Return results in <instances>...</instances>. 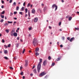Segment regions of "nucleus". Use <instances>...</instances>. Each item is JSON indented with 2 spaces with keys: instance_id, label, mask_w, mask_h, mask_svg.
I'll return each instance as SVG.
<instances>
[{
  "instance_id": "f257e3e1",
  "label": "nucleus",
  "mask_w": 79,
  "mask_h": 79,
  "mask_svg": "<svg viewBox=\"0 0 79 79\" xmlns=\"http://www.w3.org/2000/svg\"><path fill=\"white\" fill-rule=\"evenodd\" d=\"M42 61V59H40V62L38 63L37 67V71L38 73L40 72V68H41V62Z\"/></svg>"
},
{
  "instance_id": "f03ea898",
  "label": "nucleus",
  "mask_w": 79,
  "mask_h": 79,
  "mask_svg": "<svg viewBox=\"0 0 79 79\" xmlns=\"http://www.w3.org/2000/svg\"><path fill=\"white\" fill-rule=\"evenodd\" d=\"M33 45L34 47H35V46H37L38 45V41H37L36 39L35 38L33 39Z\"/></svg>"
},
{
  "instance_id": "7ed1b4c3",
  "label": "nucleus",
  "mask_w": 79,
  "mask_h": 79,
  "mask_svg": "<svg viewBox=\"0 0 79 79\" xmlns=\"http://www.w3.org/2000/svg\"><path fill=\"white\" fill-rule=\"evenodd\" d=\"M55 11H56V10H57V8H58V6L56 5V4H53L52 5V9H54L55 8Z\"/></svg>"
},
{
  "instance_id": "20e7f679",
  "label": "nucleus",
  "mask_w": 79,
  "mask_h": 79,
  "mask_svg": "<svg viewBox=\"0 0 79 79\" xmlns=\"http://www.w3.org/2000/svg\"><path fill=\"white\" fill-rule=\"evenodd\" d=\"M47 63V60H45L44 61L43 63V64L44 66H45L46 65Z\"/></svg>"
},
{
  "instance_id": "39448f33",
  "label": "nucleus",
  "mask_w": 79,
  "mask_h": 79,
  "mask_svg": "<svg viewBox=\"0 0 79 79\" xmlns=\"http://www.w3.org/2000/svg\"><path fill=\"white\" fill-rule=\"evenodd\" d=\"M45 74H46V73L45 72H43L40 74V76H44Z\"/></svg>"
},
{
  "instance_id": "423d86ee",
  "label": "nucleus",
  "mask_w": 79,
  "mask_h": 79,
  "mask_svg": "<svg viewBox=\"0 0 79 79\" xmlns=\"http://www.w3.org/2000/svg\"><path fill=\"white\" fill-rule=\"evenodd\" d=\"M28 63H29L28 60H25V66L26 67L27 66V65H28Z\"/></svg>"
},
{
  "instance_id": "0eeeda50",
  "label": "nucleus",
  "mask_w": 79,
  "mask_h": 79,
  "mask_svg": "<svg viewBox=\"0 0 79 79\" xmlns=\"http://www.w3.org/2000/svg\"><path fill=\"white\" fill-rule=\"evenodd\" d=\"M14 31L13 30H12L11 33H10V35H11V36H13V35L14 34Z\"/></svg>"
},
{
  "instance_id": "6e6552de",
  "label": "nucleus",
  "mask_w": 79,
  "mask_h": 79,
  "mask_svg": "<svg viewBox=\"0 0 79 79\" xmlns=\"http://www.w3.org/2000/svg\"><path fill=\"white\" fill-rule=\"evenodd\" d=\"M35 12V10H34V9H33L31 11L32 13H33V14H34Z\"/></svg>"
},
{
  "instance_id": "1a4fd4ad",
  "label": "nucleus",
  "mask_w": 79,
  "mask_h": 79,
  "mask_svg": "<svg viewBox=\"0 0 79 79\" xmlns=\"http://www.w3.org/2000/svg\"><path fill=\"white\" fill-rule=\"evenodd\" d=\"M38 20V18H36L34 19V22H35V23L37 22V21Z\"/></svg>"
},
{
  "instance_id": "9d476101",
  "label": "nucleus",
  "mask_w": 79,
  "mask_h": 79,
  "mask_svg": "<svg viewBox=\"0 0 79 79\" xmlns=\"http://www.w3.org/2000/svg\"><path fill=\"white\" fill-rule=\"evenodd\" d=\"M74 40V38H72L70 40V42H72V41H73V40Z\"/></svg>"
},
{
  "instance_id": "9b49d317",
  "label": "nucleus",
  "mask_w": 79,
  "mask_h": 79,
  "mask_svg": "<svg viewBox=\"0 0 79 79\" xmlns=\"http://www.w3.org/2000/svg\"><path fill=\"white\" fill-rule=\"evenodd\" d=\"M39 48H37L35 49V52H39Z\"/></svg>"
},
{
  "instance_id": "f8f14e48",
  "label": "nucleus",
  "mask_w": 79,
  "mask_h": 79,
  "mask_svg": "<svg viewBox=\"0 0 79 79\" xmlns=\"http://www.w3.org/2000/svg\"><path fill=\"white\" fill-rule=\"evenodd\" d=\"M13 35H14V36H15V37H16V36L18 35V34H17V33L15 32L14 33Z\"/></svg>"
},
{
  "instance_id": "ddd939ff",
  "label": "nucleus",
  "mask_w": 79,
  "mask_h": 79,
  "mask_svg": "<svg viewBox=\"0 0 79 79\" xmlns=\"http://www.w3.org/2000/svg\"><path fill=\"white\" fill-rule=\"evenodd\" d=\"M19 43H16V46L17 47V48H18V47L19 46Z\"/></svg>"
},
{
  "instance_id": "4468645a",
  "label": "nucleus",
  "mask_w": 79,
  "mask_h": 79,
  "mask_svg": "<svg viewBox=\"0 0 79 79\" xmlns=\"http://www.w3.org/2000/svg\"><path fill=\"white\" fill-rule=\"evenodd\" d=\"M33 72H34V73H35V74H36V73H37V70H36V69H34L33 70Z\"/></svg>"
},
{
  "instance_id": "2eb2a0df",
  "label": "nucleus",
  "mask_w": 79,
  "mask_h": 79,
  "mask_svg": "<svg viewBox=\"0 0 79 79\" xmlns=\"http://www.w3.org/2000/svg\"><path fill=\"white\" fill-rule=\"evenodd\" d=\"M5 12V10L2 11V12L1 13V15H4Z\"/></svg>"
},
{
  "instance_id": "dca6fc26",
  "label": "nucleus",
  "mask_w": 79,
  "mask_h": 79,
  "mask_svg": "<svg viewBox=\"0 0 79 79\" xmlns=\"http://www.w3.org/2000/svg\"><path fill=\"white\" fill-rule=\"evenodd\" d=\"M72 19V17H70L69 18V21H71Z\"/></svg>"
},
{
  "instance_id": "f3484780",
  "label": "nucleus",
  "mask_w": 79,
  "mask_h": 79,
  "mask_svg": "<svg viewBox=\"0 0 79 79\" xmlns=\"http://www.w3.org/2000/svg\"><path fill=\"white\" fill-rule=\"evenodd\" d=\"M35 55L36 56H38V55H39V53L38 52H36L35 53Z\"/></svg>"
},
{
  "instance_id": "a211bd4d",
  "label": "nucleus",
  "mask_w": 79,
  "mask_h": 79,
  "mask_svg": "<svg viewBox=\"0 0 79 79\" xmlns=\"http://www.w3.org/2000/svg\"><path fill=\"white\" fill-rule=\"evenodd\" d=\"M21 10H21V11H24V7H22V8L21 9Z\"/></svg>"
},
{
  "instance_id": "6ab92c4d",
  "label": "nucleus",
  "mask_w": 79,
  "mask_h": 79,
  "mask_svg": "<svg viewBox=\"0 0 79 79\" xmlns=\"http://www.w3.org/2000/svg\"><path fill=\"white\" fill-rule=\"evenodd\" d=\"M8 24H12L13 23V22H10L9 21H7Z\"/></svg>"
},
{
  "instance_id": "aec40b11",
  "label": "nucleus",
  "mask_w": 79,
  "mask_h": 79,
  "mask_svg": "<svg viewBox=\"0 0 79 79\" xmlns=\"http://www.w3.org/2000/svg\"><path fill=\"white\" fill-rule=\"evenodd\" d=\"M8 53V51H7V50H5L4 51V53L5 54H6V53Z\"/></svg>"
},
{
  "instance_id": "412c9836",
  "label": "nucleus",
  "mask_w": 79,
  "mask_h": 79,
  "mask_svg": "<svg viewBox=\"0 0 79 79\" xmlns=\"http://www.w3.org/2000/svg\"><path fill=\"white\" fill-rule=\"evenodd\" d=\"M19 6H17L16 8V10H17V11H18V10H19Z\"/></svg>"
},
{
  "instance_id": "4be33fe9",
  "label": "nucleus",
  "mask_w": 79,
  "mask_h": 79,
  "mask_svg": "<svg viewBox=\"0 0 79 79\" xmlns=\"http://www.w3.org/2000/svg\"><path fill=\"white\" fill-rule=\"evenodd\" d=\"M5 31L7 33H8V32H9V30H8L6 29Z\"/></svg>"
},
{
  "instance_id": "5701e85b",
  "label": "nucleus",
  "mask_w": 79,
  "mask_h": 79,
  "mask_svg": "<svg viewBox=\"0 0 79 79\" xmlns=\"http://www.w3.org/2000/svg\"><path fill=\"white\" fill-rule=\"evenodd\" d=\"M26 50V49H24L23 52H22V53L23 54H24V52H25V51Z\"/></svg>"
},
{
  "instance_id": "b1692460",
  "label": "nucleus",
  "mask_w": 79,
  "mask_h": 79,
  "mask_svg": "<svg viewBox=\"0 0 79 79\" xmlns=\"http://www.w3.org/2000/svg\"><path fill=\"white\" fill-rule=\"evenodd\" d=\"M13 15V13H12V12L10 13V16H11L12 15Z\"/></svg>"
},
{
  "instance_id": "393cba45",
  "label": "nucleus",
  "mask_w": 79,
  "mask_h": 79,
  "mask_svg": "<svg viewBox=\"0 0 79 79\" xmlns=\"http://www.w3.org/2000/svg\"><path fill=\"white\" fill-rule=\"evenodd\" d=\"M13 5H15V6H16V3L15 2H14V3H13Z\"/></svg>"
},
{
  "instance_id": "a878e982",
  "label": "nucleus",
  "mask_w": 79,
  "mask_h": 79,
  "mask_svg": "<svg viewBox=\"0 0 79 79\" xmlns=\"http://www.w3.org/2000/svg\"><path fill=\"white\" fill-rule=\"evenodd\" d=\"M0 16H1V17L2 18H4V15H0Z\"/></svg>"
},
{
  "instance_id": "bb28decb",
  "label": "nucleus",
  "mask_w": 79,
  "mask_h": 79,
  "mask_svg": "<svg viewBox=\"0 0 79 79\" xmlns=\"http://www.w3.org/2000/svg\"><path fill=\"white\" fill-rule=\"evenodd\" d=\"M48 59L50 60L51 59H52V57H51L50 56H49L48 57Z\"/></svg>"
},
{
  "instance_id": "cd10ccee",
  "label": "nucleus",
  "mask_w": 79,
  "mask_h": 79,
  "mask_svg": "<svg viewBox=\"0 0 79 79\" xmlns=\"http://www.w3.org/2000/svg\"><path fill=\"white\" fill-rule=\"evenodd\" d=\"M19 14H20V15H23V12H19Z\"/></svg>"
},
{
  "instance_id": "c85d7f7f",
  "label": "nucleus",
  "mask_w": 79,
  "mask_h": 79,
  "mask_svg": "<svg viewBox=\"0 0 79 79\" xmlns=\"http://www.w3.org/2000/svg\"><path fill=\"white\" fill-rule=\"evenodd\" d=\"M9 68L10 69H12L13 70V68L12 67H9Z\"/></svg>"
},
{
  "instance_id": "c756f323",
  "label": "nucleus",
  "mask_w": 79,
  "mask_h": 79,
  "mask_svg": "<svg viewBox=\"0 0 79 79\" xmlns=\"http://www.w3.org/2000/svg\"><path fill=\"white\" fill-rule=\"evenodd\" d=\"M28 16H29V17H30V12H29V11H28Z\"/></svg>"
},
{
  "instance_id": "7c9ffc66",
  "label": "nucleus",
  "mask_w": 79,
  "mask_h": 79,
  "mask_svg": "<svg viewBox=\"0 0 79 79\" xmlns=\"http://www.w3.org/2000/svg\"><path fill=\"white\" fill-rule=\"evenodd\" d=\"M55 65V63H53L52 64V66H53Z\"/></svg>"
},
{
  "instance_id": "2f4dec72",
  "label": "nucleus",
  "mask_w": 79,
  "mask_h": 79,
  "mask_svg": "<svg viewBox=\"0 0 79 79\" xmlns=\"http://www.w3.org/2000/svg\"><path fill=\"white\" fill-rule=\"evenodd\" d=\"M25 13H27V9L26 8L25 9Z\"/></svg>"
},
{
  "instance_id": "473e14b6",
  "label": "nucleus",
  "mask_w": 79,
  "mask_h": 79,
  "mask_svg": "<svg viewBox=\"0 0 79 79\" xmlns=\"http://www.w3.org/2000/svg\"><path fill=\"white\" fill-rule=\"evenodd\" d=\"M8 23H6L4 24V26H8Z\"/></svg>"
},
{
  "instance_id": "72a5a7b5",
  "label": "nucleus",
  "mask_w": 79,
  "mask_h": 79,
  "mask_svg": "<svg viewBox=\"0 0 79 79\" xmlns=\"http://www.w3.org/2000/svg\"><path fill=\"white\" fill-rule=\"evenodd\" d=\"M11 45V44H9L7 46V47H10Z\"/></svg>"
},
{
  "instance_id": "f704fd0d",
  "label": "nucleus",
  "mask_w": 79,
  "mask_h": 79,
  "mask_svg": "<svg viewBox=\"0 0 79 79\" xmlns=\"http://www.w3.org/2000/svg\"><path fill=\"white\" fill-rule=\"evenodd\" d=\"M60 60V58H57V59L56 60L57 61H59Z\"/></svg>"
},
{
  "instance_id": "c9c22d12",
  "label": "nucleus",
  "mask_w": 79,
  "mask_h": 79,
  "mask_svg": "<svg viewBox=\"0 0 79 79\" xmlns=\"http://www.w3.org/2000/svg\"><path fill=\"white\" fill-rule=\"evenodd\" d=\"M20 74L22 76H23V72H21V73H20Z\"/></svg>"
},
{
  "instance_id": "e433bc0d",
  "label": "nucleus",
  "mask_w": 79,
  "mask_h": 79,
  "mask_svg": "<svg viewBox=\"0 0 79 79\" xmlns=\"http://www.w3.org/2000/svg\"><path fill=\"white\" fill-rule=\"evenodd\" d=\"M4 58H5V60H8V57H6V56L4 57Z\"/></svg>"
},
{
  "instance_id": "4c0bfd02",
  "label": "nucleus",
  "mask_w": 79,
  "mask_h": 79,
  "mask_svg": "<svg viewBox=\"0 0 79 79\" xmlns=\"http://www.w3.org/2000/svg\"><path fill=\"white\" fill-rule=\"evenodd\" d=\"M3 21H4V20L3 19H1V21H0V22L1 23H3Z\"/></svg>"
},
{
  "instance_id": "58836bf2",
  "label": "nucleus",
  "mask_w": 79,
  "mask_h": 79,
  "mask_svg": "<svg viewBox=\"0 0 79 79\" xmlns=\"http://www.w3.org/2000/svg\"><path fill=\"white\" fill-rule=\"evenodd\" d=\"M15 23H16V22H14V23L13 24V26H15Z\"/></svg>"
},
{
  "instance_id": "ea45409f",
  "label": "nucleus",
  "mask_w": 79,
  "mask_h": 79,
  "mask_svg": "<svg viewBox=\"0 0 79 79\" xmlns=\"http://www.w3.org/2000/svg\"><path fill=\"white\" fill-rule=\"evenodd\" d=\"M67 39L68 40H70V38L69 37H68L67 38Z\"/></svg>"
},
{
  "instance_id": "a19ab883",
  "label": "nucleus",
  "mask_w": 79,
  "mask_h": 79,
  "mask_svg": "<svg viewBox=\"0 0 79 79\" xmlns=\"http://www.w3.org/2000/svg\"><path fill=\"white\" fill-rule=\"evenodd\" d=\"M48 77V76L47 75H46L44 77L45 79H47V78Z\"/></svg>"
},
{
  "instance_id": "79ce46f5",
  "label": "nucleus",
  "mask_w": 79,
  "mask_h": 79,
  "mask_svg": "<svg viewBox=\"0 0 79 79\" xmlns=\"http://www.w3.org/2000/svg\"><path fill=\"white\" fill-rule=\"evenodd\" d=\"M38 11H40V13H41L42 12V11L40 9H38Z\"/></svg>"
},
{
  "instance_id": "37998d69",
  "label": "nucleus",
  "mask_w": 79,
  "mask_h": 79,
  "mask_svg": "<svg viewBox=\"0 0 79 79\" xmlns=\"http://www.w3.org/2000/svg\"><path fill=\"white\" fill-rule=\"evenodd\" d=\"M75 29L76 30H79V28H75Z\"/></svg>"
},
{
  "instance_id": "c03bdc74",
  "label": "nucleus",
  "mask_w": 79,
  "mask_h": 79,
  "mask_svg": "<svg viewBox=\"0 0 79 79\" xmlns=\"http://www.w3.org/2000/svg\"><path fill=\"white\" fill-rule=\"evenodd\" d=\"M62 39L63 40H64V37H63L62 38Z\"/></svg>"
},
{
  "instance_id": "a18cd8bd",
  "label": "nucleus",
  "mask_w": 79,
  "mask_h": 79,
  "mask_svg": "<svg viewBox=\"0 0 79 79\" xmlns=\"http://www.w3.org/2000/svg\"><path fill=\"white\" fill-rule=\"evenodd\" d=\"M25 5H26V2H24L23 3V6H25Z\"/></svg>"
},
{
  "instance_id": "49530a36",
  "label": "nucleus",
  "mask_w": 79,
  "mask_h": 79,
  "mask_svg": "<svg viewBox=\"0 0 79 79\" xmlns=\"http://www.w3.org/2000/svg\"><path fill=\"white\" fill-rule=\"evenodd\" d=\"M2 43H4V42H5V40H4V39H2Z\"/></svg>"
},
{
  "instance_id": "de8ad7c7",
  "label": "nucleus",
  "mask_w": 79,
  "mask_h": 79,
  "mask_svg": "<svg viewBox=\"0 0 79 79\" xmlns=\"http://www.w3.org/2000/svg\"><path fill=\"white\" fill-rule=\"evenodd\" d=\"M16 13H17V12L15 11V12H14V15H16Z\"/></svg>"
},
{
  "instance_id": "09e8293b",
  "label": "nucleus",
  "mask_w": 79,
  "mask_h": 79,
  "mask_svg": "<svg viewBox=\"0 0 79 79\" xmlns=\"http://www.w3.org/2000/svg\"><path fill=\"white\" fill-rule=\"evenodd\" d=\"M30 6V3H28V4L27 5V6L29 7Z\"/></svg>"
},
{
  "instance_id": "8fccbe9b",
  "label": "nucleus",
  "mask_w": 79,
  "mask_h": 79,
  "mask_svg": "<svg viewBox=\"0 0 79 79\" xmlns=\"http://www.w3.org/2000/svg\"><path fill=\"white\" fill-rule=\"evenodd\" d=\"M35 65H34L33 66V67L32 68V69H34V68H35Z\"/></svg>"
},
{
  "instance_id": "3c124183",
  "label": "nucleus",
  "mask_w": 79,
  "mask_h": 79,
  "mask_svg": "<svg viewBox=\"0 0 79 79\" xmlns=\"http://www.w3.org/2000/svg\"><path fill=\"white\" fill-rule=\"evenodd\" d=\"M29 29L30 31L31 30H32V27H30V28H29Z\"/></svg>"
},
{
  "instance_id": "603ef678",
  "label": "nucleus",
  "mask_w": 79,
  "mask_h": 79,
  "mask_svg": "<svg viewBox=\"0 0 79 79\" xmlns=\"http://www.w3.org/2000/svg\"><path fill=\"white\" fill-rule=\"evenodd\" d=\"M45 10H46V7L44 8V11H45Z\"/></svg>"
},
{
  "instance_id": "864d4df0",
  "label": "nucleus",
  "mask_w": 79,
  "mask_h": 79,
  "mask_svg": "<svg viewBox=\"0 0 79 79\" xmlns=\"http://www.w3.org/2000/svg\"><path fill=\"white\" fill-rule=\"evenodd\" d=\"M61 24V22H59V26H60Z\"/></svg>"
},
{
  "instance_id": "5fc2aeb1",
  "label": "nucleus",
  "mask_w": 79,
  "mask_h": 79,
  "mask_svg": "<svg viewBox=\"0 0 79 79\" xmlns=\"http://www.w3.org/2000/svg\"><path fill=\"white\" fill-rule=\"evenodd\" d=\"M1 8H4V6H3V5L2 6H1Z\"/></svg>"
},
{
  "instance_id": "6e6d98bb",
  "label": "nucleus",
  "mask_w": 79,
  "mask_h": 79,
  "mask_svg": "<svg viewBox=\"0 0 79 79\" xmlns=\"http://www.w3.org/2000/svg\"><path fill=\"white\" fill-rule=\"evenodd\" d=\"M11 2H12V0H10V3H11Z\"/></svg>"
},
{
  "instance_id": "4d7b16f0",
  "label": "nucleus",
  "mask_w": 79,
  "mask_h": 79,
  "mask_svg": "<svg viewBox=\"0 0 79 79\" xmlns=\"http://www.w3.org/2000/svg\"><path fill=\"white\" fill-rule=\"evenodd\" d=\"M14 19H15V20H16V19H17V18H16V17H15V18H14Z\"/></svg>"
},
{
  "instance_id": "13d9d810",
  "label": "nucleus",
  "mask_w": 79,
  "mask_h": 79,
  "mask_svg": "<svg viewBox=\"0 0 79 79\" xmlns=\"http://www.w3.org/2000/svg\"><path fill=\"white\" fill-rule=\"evenodd\" d=\"M49 29H52V27H50V26H49Z\"/></svg>"
},
{
  "instance_id": "bf43d9fd",
  "label": "nucleus",
  "mask_w": 79,
  "mask_h": 79,
  "mask_svg": "<svg viewBox=\"0 0 79 79\" xmlns=\"http://www.w3.org/2000/svg\"><path fill=\"white\" fill-rule=\"evenodd\" d=\"M30 76H33V74L32 73H31L30 74Z\"/></svg>"
},
{
  "instance_id": "052dcab7",
  "label": "nucleus",
  "mask_w": 79,
  "mask_h": 79,
  "mask_svg": "<svg viewBox=\"0 0 79 79\" xmlns=\"http://www.w3.org/2000/svg\"><path fill=\"white\" fill-rule=\"evenodd\" d=\"M4 46L5 47H6V48H8V47L6 46V45H4Z\"/></svg>"
},
{
  "instance_id": "680f3d73",
  "label": "nucleus",
  "mask_w": 79,
  "mask_h": 79,
  "mask_svg": "<svg viewBox=\"0 0 79 79\" xmlns=\"http://www.w3.org/2000/svg\"><path fill=\"white\" fill-rule=\"evenodd\" d=\"M2 3H4V1H2Z\"/></svg>"
},
{
  "instance_id": "e2e57ef3",
  "label": "nucleus",
  "mask_w": 79,
  "mask_h": 79,
  "mask_svg": "<svg viewBox=\"0 0 79 79\" xmlns=\"http://www.w3.org/2000/svg\"><path fill=\"white\" fill-rule=\"evenodd\" d=\"M60 47H63V45H60Z\"/></svg>"
},
{
  "instance_id": "0e129e2a",
  "label": "nucleus",
  "mask_w": 79,
  "mask_h": 79,
  "mask_svg": "<svg viewBox=\"0 0 79 79\" xmlns=\"http://www.w3.org/2000/svg\"><path fill=\"white\" fill-rule=\"evenodd\" d=\"M21 69H23V67L21 66L20 67V70Z\"/></svg>"
},
{
  "instance_id": "69168bd1",
  "label": "nucleus",
  "mask_w": 79,
  "mask_h": 79,
  "mask_svg": "<svg viewBox=\"0 0 79 79\" xmlns=\"http://www.w3.org/2000/svg\"><path fill=\"white\" fill-rule=\"evenodd\" d=\"M23 79H25V77H24V76H23Z\"/></svg>"
},
{
  "instance_id": "338daca9",
  "label": "nucleus",
  "mask_w": 79,
  "mask_h": 79,
  "mask_svg": "<svg viewBox=\"0 0 79 79\" xmlns=\"http://www.w3.org/2000/svg\"><path fill=\"white\" fill-rule=\"evenodd\" d=\"M14 60H16V57H14Z\"/></svg>"
},
{
  "instance_id": "774afa93",
  "label": "nucleus",
  "mask_w": 79,
  "mask_h": 79,
  "mask_svg": "<svg viewBox=\"0 0 79 79\" xmlns=\"http://www.w3.org/2000/svg\"><path fill=\"white\" fill-rule=\"evenodd\" d=\"M19 37H17V40H19Z\"/></svg>"
}]
</instances>
